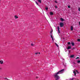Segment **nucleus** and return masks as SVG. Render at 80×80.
I'll use <instances>...</instances> for the list:
<instances>
[{"label":"nucleus","instance_id":"1","mask_svg":"<svg viewBox=\"0 0 80 80\" xmlns=\"http://www.w3.org/2000/svg\"><path fill=\"white\" fill-rule=\"evenodd\" d=\"M64 70V69H62L58 72L57 73H55V74L54 75L55 78H56V79H60V76H59L58 75L62 73Z\"/></svg>","mask_w":80,"mask_h":80},{"label":"nucleus","instance_id":"2","mask_svg":"<svg viewBox=\"0 0 80 80\" xmlns=\"http://www.w3.org/2000/svg\"><path fill=\"white\" fill-rule=\"evenodd\" d=\"M60 25L61 27H63V25H64V24H63V22H61L60 23Z\"/></svg>","mask_w":80,"mask_h":80},{"label":"nucleus","instance_id":"3","mask_svg":"<svg viewBox=\"0 0 80 80\" xmlns=\"http://www.w3.org/2000/svg\"><path fill=\"white\" fill-rule=\"evenodd\" d=\"M58 31L59 33H60V28H59V26H58Z\"/></svg>","mask_w":80,"mask_h":80},{"label":"nucleus","instance_id":"4","mask_svg":"<svg viewBox=\"0 0 80 80\" xmlns=\"http://www.w3.org/2000/svg\"><path fill=\"white\" fill-rule=\"evenodd\" d=\"M71 48V46H68V48H66L67 50H69Z\"/></svg>","mask_w":80,"mask_h":80},{"label":"nucleus","instance_id":"5","mask_svg":"<svg viewBox=\"0 0 80 80\" xmlns=\"http://www.w3.org/2000/svg\"><path fill=\"white\" fill-rule=\"evenodd\" d=\"M0 63L1 64H3V60L0 61Z\"/></svg>","mask_w":80,"mask_h":80},{"label":"nucleus","instance_id":"6","mask_svg":"<svg viewBox=\"0 0 80 80\" xmlns=\"http://www.w3.org/2000/svg\"><path fill=\"white\" fill-rule=\"evenodd\" d=\"M60 20L62 21V22H63V21H65V19H63V18H60Z\"/></svg>","mask_w":80,"mask_h":80},{"label":"nucleus","instance_id":"7","mask_svg":"<svg viewBox=\"0 0 80 80\" xmlns=\"http://www.w3.org/2000/svg\"><path fill=\"white\" fill-rule=\"evenodd\" d=\"M70 57L71 58H73V57H75V56H74V55H72L70 56Z\"/></svg>","mask_w":80,"mask_h":80},{"label":"nucleus","instance_id":"8","mask_svg":"<svg viewBox=\"0 0 80 80\" xmlns=\"http://www.w3.org/2000/svg\"><path fill=\"white\" fill-rule=\"evenodd\" d=\"M14 18H15V19H17L18 18V17H17V16H14Z\"/></svg>","mask_w":80,"mask_h":80},{"label":"nucleus","instance_id":"9","mask_svg":"<svg viewBox=\"0 0 80 80\" xmlns=\"http://www.w3.org/2000/svg\"><path fill=\"white\" fill-rule=\"evenodd\" d=\"M72 50H77V49L75 48H72Z\"/></svg>","mask_w":80,"mask_h":80},{"label":"nucleus","instance_id":"10","mask_svg":"<svg viewBox=\"0 0 80 80\" xmlns=\"http://www.w3.org/2000/svg\"><path fill=\"white\" fill-rule=\"evenodd\" d=\"M73 73L74 74V76H75L76 75V72L75 71H74Z\"/></svg>","mask_w":80,"mask_h":80},{"label":"nucleus","instance_id":"11","mask_svg":"<svg viewBox=\"0 0 80 80\" xmlns=\"http://www.w3.org/2000/svg\"><path fill=\"white\" fill-rule=\"evenodd\" d=\"M50 14L51 15H53V13L52 12H50Z\"/></svg>","mask_w":80,"mask_h":80},{"label":"nucleus","instance_id":"12","mask_svg":"<svg viewBox=\"0 0 80 80\" xmlns=\"http://www.w3.org/2000/svg\"><path fill=\"white\" fill-rule=\"evenodd\" d=\"M71 44L72 45V46H74V45L75 44V43L74 42H71Z\"/></svg>","mask_w":80,"mask_h":80},{"label":"nucleus","instance_id":"13","mask_svg":"<svg viewBox=\"0 0 80 80\" xmlns=\"http://www.w3.org/2000/svg\"><path fill=\"white\" fill-rule=\"evenodd\" d=\"M38 2H39L40 3H42V1H41V0H38Z\"/></svg>","mask_w":80,"mask_h":80},{"label":"nucleus","instance_id":"14","mask_svg":"<svg viewBox=\"0 0 80 80\" xmlns=\"http://www.w3.org/2000/svg\"><path fill=\"white\" fill-rule=\"evenodd\" d=\"M71 30H73V26H72L71 27Z\"/></svg>","mask_w":80,"mask_h":80},{"label":"nucleus","instance_id":"15","mask_svg":"<svg viewBox=\"0 0 80 80\" xmlns=\"http://www.w3.org/2000/svg\"><path fill=\"white\" fill-rule=\"evenodd\" d=\"M52 32H53V30H52L50 32V33H51V35H52Z\"/></svg>","mask_w":80,"mask_h":80},{"label":"nucleus","instance_id":"16","mask_svg":"<svg viewBox=\"0 0 80 80\" xmlns=\"http://www.w3.org/2000/svg\"><path fill=\"white\" fill-rule=\"evenodd\" d=\"M55 44L56 45L57 47H58V44H57V43H55Z\"/></svg>","mask_w":80,"mask_h":80},{"label":"nucleus","instance_id":"17","mask_svg":"<svg viewBox=\"0 0 80 80\" xmlns=\"http://www.w3.org/2000/svg\"><path fill=\"white\" fill-rule=\"evenodd\" d=\"M45 9L46 10H48V7H46L45 8Z\"/></svg>","mask_w":80,"mask_h":80},{"label":"nucleus","instance_id":"18","mask_svg":"<svg viewBox=\"0 0 80 80\" xmlns=\"http://www.w3.org/2000/svg\"><path fill=\"white\" fill-rule=\"evenodd\" d=\"M76 72H77V73H79V72H78V71L77 70H76Z\"/></svg>","mask_w":80,"mask_h":80},{"label":"nucleus","instance_id":"19","mask_svg":"<svg viewBox=\"0 0 80 80\" xmlns=\"http://www.w3.org/2000/svg\"><path fill=\"white\" fill-rule=\"evenodd\" d=\"M68 45H70L71 44V43H70V42H68Z\"/></svg>","mask_w":80,"mask_h":80},{"label":"nucleus","instance_id":"20","mask_svg":"<svg viewBox=\"0 0 80 80\" xmlns=\"http://www.w3.org/2000/svg\"><path fill=\"white\" fill-rule=\"evenodd\" d=\"M77 41L78 42H80V39H78Z\"/></svg>","mask_w":80,"mask_h":80},{"label":"nucleus","instance_id":"21","mask_svg":"<svg viewBox=\"0 0 80 80\" xmlns=\"http://www.w3.org/2000/svg\"><path fill=\"white\" fill-rule=\"evenodd\" d=\"M79 58H79V57H77V58H76V59H79Z\"/></svg>","mask_w":80,"mask_h":80},{"label":"nucleus","instance_id":"22","mask_svg":"<svg viewBox=\"0 0 80 80\" xmlns=\"http://www.w3.org/2000/svg\"><path fill=\"white\" fill-rule=\"evenodd\" d=\"M35 55H37V54H38V52H35Z\"/></svg>","mask_w":80,"mask_h":80},{"label":"nucleus","instance_id":"23","mask_svg":"<svg viewBox=\"0 0 80 80\" xmlns=\"http://www.w3.org/2000/svg\"><path fill=\"white\" fill-rule=\"evenodd\" d=\"M51 38H52V39L53 38V37H52V34H51Z\"/></svg>","mask_w":80,"mask_h":80},{"label":"nucleus","instance_id":"24","mask_svg":"<svg viewBox=\"0 0 80 80\" xmlns=\"http://www.w3.org/2000/svg\"><path fill=\"white\" fill-rule=\"evenodd\" d=\"M77 62L78 63H80V60L78 61Z\"/></svg>","mask_w":80,"mask_h":80},{"label":"nucleus","instance_id":"25","mask_svg":"<svg viewBox=\"0 0 80 80\" xmlns=\"http://www.w3.org/2000/svg\"><path fill=\"white\" fill-rule=\"evenodd\" d=\"M55 8H58V7H57V6H55Z\"/></svg>","mask_w":80,"mask_h":80},{"label":"nucleus","instance_id":"26","mask_svg":"<svg viewBox=\"0 0 80 80\" xmlns=\"http://www.w3.org/2000/svg\"><path fill=\"white\" fill-rule=\"evenodd\" d=\"M4 79H5V80H9L7 78H4Z\"/></svg>","mask_w":80,"mask_h":80},{"label":"nucleus","instance_id":"27","mask_svg":"<svg viewBox=\"0 0 80 80\" xmlns=\"http://www.w3.org/2000/svg\"><path fill=\"white\" fill-rule=\"evenodd\" d=\"M36 3L37 4V5H38V3H37V1H36Z\"/></svg>","mask_w":80,"mask_h":80},{"label":"nucleus","instance_id":"28","mask_svg":"<svg viewBox=\"0 0 80 80\" xmlns=\"http://www.w3.org/2000/svg\"><path fill=\"white\" fill-rule=\"evenodd\" d=\"M31 45L32 46H34V44H33L32 43H31Z\"/></svg>","mask_w":80,"mask_h":80},{"label":"nucleus","instance_id":"29","mask_svg":"<svg viewBox=\"0 0 80 80\" xmlns=\"http://www.w3.org/2000/svg\"><path fill=\"white\" fill-rule=\"evenodd\" d=\"M71 52V51L70 50L68 51V52H69L68 54H69Z\"/></svg>","mask_w":80,"mask_h":80},{"label":"nucleus","instance_id":"30","mask_svg":"<svg viewBox=\"0 0 80 80\" xmlns=\"http://www.w3.org/2000/svg\"><path fill=\"white\" fill-rule=\"evenodd\" d=\"M55 3H57V1H55Z\"/></svg>","mask_w":80,"mask_h":80},{"label":"nucleus","instance_id":"31","mask_svg":"<svg viewBox=\"0 0 80 80\" xmlns=\"http://www.w3.org/2000/svg\"><path fill=\"white\" fill-rule=\"evenodd\" d=\"M78 10H79V11H80V8H78Z\"/></svg>","mask_w":80,"mask_h":80},{"label":"nucleus","instance_id":"32","mask_svg":"<svg viewBox=\"0 0 80 80\" xmlns=\"http://www.w3.org/2000/svg\"><path fill=\"white\" fill-rule=\"evenodd\" d=\"M73 80V78H72V79H70L69 80Z\"/></svg>","mask_w":80,"mask_h":80},{"label":"nucleus","instance_id":"33","mask_svg":"<svg viewBox=\"0 0 80 80\" xmlns=\"http://www.w3.org/2000/svg\"><path fill=\"white\" fill-rule=\"evenodd\" d=\"M68 8H70V6H68Z\"/></svg>","mask_w":80,"mask_h":80},{"label":"nucleus","instance_id":"34","mask_svg":"<svg viewBox=\"0 0 80 80\" xmlns=\"http://www.w3.org/2000/svg\"><path fill=\"white\" fill-rule=\"evenodd\" d=\"M52 41H53L54 40V39H53V38H52Z\"/></svg>","mask_w":80,"mask_h":80},{"label":"nucleus","instance_id":"35","mask_svg":"<svg viewBox=\"0 0 80 80\" xmlns=\"http://www.w3.org/2000/svg\"><path fill=\"white\" fill-rule=\"evenodd\" d=\"M2 68H0V70H2Z\"/></svg>","mask_w":80,"mask_h":80},{"label":"nucleus","instance_id":"36","mask_svg":"<svg viewBox=\"0 0 80 80\" xmlns=\"http://www.w3.org/2000/svg\"><path fill=\"white\" fill-rule=\"evenodd\" d=\"M38 54H40V52L38 53Z\"/></svg>","mask_w":80,"mask_h":80},{"label":"nucleus","instance_id":"37","mask_svg":"<svg viewBox=\"0 0 80 80\" xmlns=\"http://www.w3.org/2000/svg\"><path fill=\"white\" fill-rule=\"evenodd\" d=\"M79 24L80 25V22H79Z\"/></svg>","mask_w":80,"mask_h":80},{"label":"nucleus","instance_id":"38","mask_svg":"<svg viewBox=\"0 0 80 80\" xmlns=\"http://www.w3.org/2000/svg\"><path fill=\"white\" fill-rule=\"evenodd\" d=\"M63 39H65V38H63Z\"/></svg>","mask_w":80,"mask_h":80},{"label":"nucleus","instance_id":"39","mask_svg":"<svg viewBox=\"0 0 80 80\" xmlns=\"http://www.w3.org/2000/svg\"><path fill=\"white\" fill-rule=\"evenodd\" d=\"M38 78L37 77H36V78Z\"/></svg>","mask_w":80,"mask_h":80}]
</instances>
